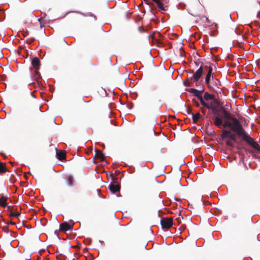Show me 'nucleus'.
<instances>
[{"label":"nucleus","mask_w":260,"mask_h":260,"mask_svg":"<svg viewBox=\"0 0 260 260\" xmlns=\"http://www.w3.org/2000/svg\"><path fill=\"white\" fill-rule=\"evenodd\" d=\"M153 2H155L157 7L162 11H166L167 9L166 7L164 6V3L160 0H152Z\"/></svg>","instance_id":"15"},{"label":"nucleus","mask_w":260,"mask_h":260,"mask_svg":"<svg viewBox=\"0 0 260 260\" xmlns=\"http://www.w3.org/2000/svg\"><path fill=\"white\" fill-rule=\"evenodd\" d=\"M10 208H11V206H8V209H10Z\"/></svg>","instance_id":"43"},{"label":"nucleus","mask_w":260,"mask_h":260,"mask_svg":"<svg viewBox=\"0 0 260 260\" xmlns=\"http://www.w3.org/2000/svg\"><path fill=\"white\" fill-rule=\"evenodd\" d=\"M226 145H228V146L229 147H234V143H233V141L228 139H226Z\"/></svg>","instance_id":"26"},{"label":"nucleus","mask_w":260,"mask_h":260,"mask_svg":"<svg viewBox=\"0 0 260 260\" xmlns=\"http://www.w3.org/2000/svg\"><path fill=\"white\" fill-rule=\"evenodd\" d=\"M183 84L185 86L190 87L192 86V82H190L189 78H187L185 81H184Z\"/></svg>","instance_id":"25"},{"label":"nucleus","mask_w":260,"mask_h":260,"mask_svg":"<svg viewBox=\"0 0 260 260\" xmlns=\"http://www.w3.org/2000/svg\"><path fill=\"white\" fill-rule=\"evenodd\" d=\"M25 35H26V34H23V36H24V37L25 36Z\"/></svg>","instance_id":"44"},{"label":"nucleus","mask_w":260,"mask_h":260,"mask_svg":"<svg viewBox=\"0 0 260 260\" xmlns=\"http://www.w3.org/2000/svg\"><path fill=\"white\" fill-rule=\"evenodd\" d=\"M31 63L35 70H38L40 69L41 63L38 57H34L31 60Z\"/></svg>","instance_id":"9"},{"label":"nucleus","mask_w":260,"mask_h":260,"mask_svg":"<svg viewBox=\"0 0 260 260\" xmlns=\"http://www.w3.org/2000/svg\"><path fill=\"white\" fill-rule=\"evenodd\" d=\"M111 177L113 181V184H120L119 183V178L117 176H115L113 174H111Z\"/></svg>","instance_id":"23"},{"label":"nucleus","mask_w":260,"mask_h":260,"mask_svg":"<svg viewBox=\"0 0 260 260\" xmlns=\"http://www.w3.org/2000/svg\"><path fill=\"white\" fill-rule=\"evenodd\" d=\"M214 84L218 88L221 86V82L219 79H215L214 81Z\"/></svg>","instance_id":"28"},{"label":"nucleus","mask_w":260,"mask_h":260,"mask_svg":"<svg viewBox=\"0 0 260 260\" xmlns=\"http://www.w3.org/2000/svg\"><path fill=\"white\" fill-rule=\"evenodd\" d=\"M74 222L72 220H70L69 222H64L59 224V230L62 232H66L71 230L73 228Z\"/></svg>","instance_id":"6"},{"label":"nucleus","mask_w":260,"mask_h":260,"mask_svg":"<svg viewBox=\"0 0 260 260\" xmlns=\"http://www.w3.org/2000/svg\"><path fill=\"white\" fill-rule=\"evenodd\" d=\"M205 69H208V73L205 78V83L207 84L209 87H210L209 84L211 78H213V77L211 76L212 73V68L211 66L208 67L207 66H205Z\"/></svg>","instance_id":"8"},{"label":"nucleus","mask_w":260,"mask_h":260,"mask_svg":"<svg viewBox=\"0 0 260 260\" xmlns=\"http://www.w3.org/2000/svg\"><path fill=\"white\" fill-rule=\"evenodd\" d=\"M9 223L10 224H15L14 222H13L12 221H11L9 223H8V224H9Z\"/></svg>","instance_id":"39"},{"label":"nucleus","mask_w":260,"mask_h":260,"mask_svg":"<svg viewBox=\"0 0 260 260\" xmlns=\"http://www.w3.org/2000/svg\"><path fill=\"white\" fill-rule=\"evenodd\" d=\"M94 158H98L101 160H104L105 159V156L101 150L95 149V154Z\"/></svg>","instance_id":"13"},{"label":"nucleus","mask_w":260,"mask_h":260,"mask_svg":"<svg viewBox=\"0 0 260 260\" xmlns=\"http://www.w3.org/2000/svg\"><path fill=\"white\" fill-rule=\"evenodd\" d=\"M35 40V38H33V39H31V40H30V41H29V42H28V41L27 40V43H29V44H30V43H31L33 41H34Z\"/></svg>","instance_id":"33"},{"label":"nucleus","mask_w":260,"mask_h":260,"mask_svg":"<svg viewBox=\"0 0 260 260\" xmlns=\"http://www.w3.org/2000/svg\"><path fill=\"white\" fill-rule=\"evenodd\" d=\"M219 103L217 101V99H214V100L210 103L209 104V108H208L209 109H211L212 113L215 115H219Z\"/></svg>","instance_id":"3"},{"label":"nucleus","mask_w":260,"mask_h":260,"mask_svg":"<svg viewBox=\"0 0 260 260\" xmlns=\"http://www.w3.org/2000/svg\"><path fill=\"white\" fill-rule=\"evenodd\" d=\"M203 63H202V64L199 69L196 71L195 73H194L192 77L190 79L191 80H193L194 82L199 81L203 73L204 69H205V67L203 66Z\"/></svg>","instance_id":"7"},{"label":"nucleus","mask_w":260,"mask_h":260,"mask_svg":"<svg viewBox=\"0 0 260 260\" xmlns=\"http://www.w3.org/2000/svg\"><path fill=\"white\" fill-rule=\"evenodd\" d=\"M214 120V124L218 127V128H221L223 124V121L221 118L219 116V115H217V116L214 117L213 118Z\"/></svg>","instance_id":"12"},{"label":"nucleus","mask_w":260,"mask_h":260,"mask_svg":"<svg viewBox=\"0 0 260 260\" xmlns=\"http://www.w3.org/2000/svg\"><path fill=\"white\" fill-rule=\"evenodd\" d=\"M16 178L15 177V176L13 174H11L10 175V177H9V180L10 181L11 183H13L15 182V181H16Z\"/></svg>","instance_id":"27"},{"label":"nucleus","mask_w":260,"mask_h":260,"mask_svg":"<svg viewBox=\"0 0 260 260\" xmlns=\"http://www.w3.org/2000/svg\"><path fill=\"white\" fill-rule=\"evenodd\" d=\"M204 99L206 101H209V100H213L214 101V99H216L214 95L210 94L207 92L205 93L204 95Z\"/></svg>","instance_id":"18"},{"label":"nucleus","mask_w":260,"mask_h":260,"mask_svg":"<svg viewBox=\"0 0 260 260\" xmlns=\"http://www.w3.org/2000/svg\"><path fill=\"white\" fill-rule=\"evenodd\" d=\"M220 112H221L223 114V117L224 118L227 120H231L233 121V126L232 127V131L235 132L237 131L240 127L242 126L240 121L237 119L236 118L233 117L231 114L227 111V110L223 107H221L219 108Z\"/></svg>","instance_id":"2"},{"label":"nucleus","mask_w":260,"mask_h":260,"mask_svg":"<svg viewBox=\"0 0 260 260\" xmlns=\"http://www.w3.org/2000/svg\"><path fill=\"white\" fill-rule=\"evenodd\" d=\"M42 18H40L39 19V21L40 22V25H41V26L42 27L43 25H42V23H41V20H42Z\"/></svg>","instance_id":"37"},{"label":"nucleus","mask_w":260,"mask_h":260,"mask_svg":"<svg viewBox=\"0 0 260 260\" xmlns=\"http://www.w3.org/2000/svg\"><path fill=\"white\" fill-rule=\"evenodd\" d=\"M66 152L64 151H60L56 153V157L60 160L66 159Z\"/></svg>","instance_id":"14"},{"label":"nucleus","mask_w":260,"mask_h":260,"mask_svg":"<svg viewBox=\"0 0 260 260\" xmlns=\"http://www.w3.org/2000/svg\"><path fill=\"white\" fill-rule=\"evenodd\" d=\"M32 78L34 80L37 81L38 82H39L41 78V76L40 73L38 71V70H35V71H34L33 75L32 76Z\"/></svg>","instance_id":"16"},{"label":"nucleus","mask_w":260,"mask_h":260,"mask_svg":"<svg viewBox=\"0 0 260 260\" xmlns=\"http://www.w3.org/2000/svg\"><path fill=\"white\" fill-rule=\"evenodd\" d=\"M201 110H202V113L205 114V113L206 112L205 109H204V108H201Z\"/></svg>","instance_id":"35"},{"label":"nucleus","mask_w":260,"mask_h":260,"mask_svg":"<svg viewBox=\"0 0 260 260\" xmlns=\"http://www.w3.org/2000/svg\"><path fill=\"white\" fill-rule=\"evenodd\" d=\"M152 132L154 134V135H156V132L153 129H152Z\"/></svg>","instance_id":"41"},{"label":"nucleus","mask_w":260,"mask_h":260,"mask_svg":"<svg viewBox=\"0 0 260 260\" xmlns=\"http://www.w3.org/2000/svg\"><path fill=\"white\" fill-rule=\"evenodd\" d=\"M186 111H187V114H192V111H191V108L190 107H188L186 109Z\"/></svg>","instance_id":"31"},{"label":"nucleus","mask_w":260,"mask_h":260,"mask_svg":"<svg viewBox=\"0 0 260 260\" xmlns=\"http://www.w3.org/2000/svg\"><path fill=\"white\" fill-rule=\"evenodd\" d=\"M25 35H26V34H23V36H24V37L25 36Z\"/></svg>","instance_id":"45"},{"label":"nucleus","mask_w":260,"mask_h":260,"mask_svg":"<svg viewBox=\"0 0 260 260\" xmlns=\"http://www.w3.org/2000/svg\"><path fill=\"white\" fill-rule=\"evenodd\" d=\"M7 199H8L7 197H6L4 196H2V197H0V205L2 207H5L7 206Z\"/></svg>","instance_id":"17"},{"label":"nucleus","mask_w":260,"mask_h":260,"mask_svg":"<svg viewBox=\"0 0 260 260\" xmlns=\"http://www.w3.org/2000/svg\"><path fill=\"white\" fill-rule=\"evenodd\" d=\"M200 83L198 81V82H196V86H198L200 85Z\"/></svg>","instance_id":"40"},{"label":"nucleus","mask_w":260,"mask_h":260,"mask_svg":"<svg viewBox=\"0 0 260 260\" xmlns=\"http://www.w3.org/2000/svg\"><path fill=\"white\" fill-rule=\"evenodd\" d=\"M235 133H236L238 136L242 137V140L246 142L247 144L250 145L254 149L257 151L259 150L260 145H259L256 142L254 141V140L246 133L242 126L236 131Z\"/></svg>","instance_id":"1"},{"label":"nucleus","mask_w":260,"mask_h":260,"mask_svg":"<svg viewBox=\"0 0 260 260\" xmlns=\"http://www.w3.org/2000/svg\"><path fill=\"white\" fill-rule=\"evenodd\" d=\"M20 214L19 212L17 213H14L12 211H11L9 214L10 216L11 217H17L19 216H20Z\"/></svg>","instance_id":"29"},{"label":"nucleus","mask_w":260,"mask_h":260,"mask_svg":"<svg viewBox=\"0 0 260 260\" xmlns=\"http://www.w3.org/2000/svg\"><path fill=\"white\" fill-rule=\"evenodd\" d=\"M196 105L197 107L200 106V104L198 102H196Z\"/></svg>","instance_id":"38"},{"label":"nucleus","mask_w":260,"mask_h":260,"mask_svg":"<svg viewBox=\"0 0 260 260\" xmlns=\"http://www.w3.org/2000/svg\"><path fill=\"white\" fill-rule=\"evenodd\" d=\"M147 5H153V3L151 2L149 0H143Z\"/></svg>","instance_id":"32"},{"label":"nucleus","mask_w":260,"mask_h":260,"mask_svg":"<svg viewBox=\"0 0 260 260\" xmlns=\"http://www.w3.org/2000/svg\"><path fill=\"white\" fill-rule=\"evenodd\" d=\"M68 185L69 186H74V178L72 175H69L67 176Z\"/></svg>","instance_id":"21"},{"label":"nucleus","mask_w":260,"mask_h":260,"mask_svg":"<svg viewBox=\"0 0 260 260\" xmlns=\"http://www.w3.org/2000/svg\"><path fill=\"white\" fill-rule=\"evenodd\" d=\"M2 230L3 231H4V232L6 233H8L9 232V228H8V226H4L2 228Z\"/></svg>","instance_id":"30"},{"label":"nucleus","mask_w":260,"mask_h":260,"mask_svg":"<svg viewBox=\"0 0 260 260\" xmlns=\"http://www.w3.org/2000/svg\"><path fill=\"white\" fill-rule=\"evenodd\" d=\"M190 73H193V71L192 70L191 72Z\"/></svg>","instance_id":"46"},{"label":"nucleus","mask_w":260,"mask_h":260,"mask_svg":"<svg viewBox=\"0 0 260 260\" xmlns=\"http://www.w3.org/2000/svg\"><path fill=\"white\" fill-rule=\"evenodd\" d=\"M204 88L203 85H202V89L200 90H197L195 88L190 89V92L193 93L199 99V97L202 96V93L204 92Z\"/></svg>","instance_id":"11"},{"label":"nucleus","mask_w":260,"mask_h":260,"mask_svg":"<svg viewBox=\"0 0 260 260\" xmlns=\"http://www.w3.org/2000/svg\"><path fill=\"white\" fill-rule=\"evenodd\" d=\"M109 188L112 192L115 193L117 192H119L120 189V184L111 183L109 185Z\"/></svg>","instance_id":"10"},{"label":"nucleus","mask_w":260,"mask_h":260,"mask_svg":"<svg viewBox=\"0 0 260 260\" xmlns=\"http://www.w3.org/2000/svg\"><path fill=\"white\" fill-rule=\"evenodd\" d=\"M139 29L140 31H141V32L144 31V29L143 28H141V27H139Z\"/></svg>","instance_id":"34"},{"label":"nucleus","mask_w":260,"mask_h":260,"mask_svg":"<svg viewBox=\"0 0 260 260\" xmlns=\"http://www.w3.org/2000/svg\"><path fill=\"white\" fill-rule=\"evenodd\" d=\"M120 173V171H115V174H116V176L118 175H119V174Z\"/></svg>","instance_id":"36"},{"label":"nucleus","mask_w":260,"mask_h":260,"mask_svg":"<svg viewBox=\"0 0 260 260\" xmlns=\"http://www.w3.org/2000/svg\"><path fill=\"white\" fill-rule=\"evenodd\" d=\"M201 103V104L204 107L207 108H209V104L204 101V99L202 96L199 97V99Z\"/></svg>","instance_id":"22"},{"label":"nucleus","mask_w":260,"mask_h":260,"mask_svg":"<svg viewBox=\"0 0 260 260\" xmlns=\"http://www.w3.org/2000/svg\"><path fill=\"white\" fill-rule=\"evenodd\" d=\"M195 63H196V65H197V66L199 65V64H198V63L197 62H196Z\"/></svg>","instance_id":"42"},{"label":"nucleus","mask_w":260,"mask_h":260,"mask_svg":"<svg viewBox=\"0 0 260 260\" xmlns=\"http://www.w3.org/2000/svg\"><path fill=\"white\" fill-rule=\"evenodd\" d=\"M221 137L223 140L228 139L233 142H235L236 140L235 135L232 134L230 130L223 129L222 131V135Z\"/></svg>","instance_id":"4"},{"label":"nucleus","mask_w":260,"mask_h":260,"mask_svg":"<svg viewBox=\"0 0 260 260\" xmlns=\"http://www.w3.org/2000/svg\"><path fill=\"white\" fill-rule=\"evenodd\" d=\"M233 126V122L232 123L231 122L226 120L225 121L224 123H223L222 126L224 127H226L227 126L230 127L232 128V127Z\"/></svg>","instance_id":"24"},{"label":"nucleus","mask_w":260,"mask_h":260,"mask_svg":"<svg viewBox=\"0 0 260 260\" xmlns=\"http://www.w3.org/2000/svg\"><path fill=\"white\" fill-rule=\"evenodd\" d=\"M160 224L163 229H169L173 225V219L172 218L162 217L160 220Z\"/></svg>","instance_id":"5"},{"label":"nucleus","mask_w":260,"mask_h":260,"mask_svg":"<svg viewBox=\"0 0 260 260\" xmlns=\"http://www.w3.org/2000/svg\"><path fill=\"white\" fill-rule=\"evenodd\" d=\"M192 121L193 123H197L199 119L201 118L202 116L199 113H197L194 114L192 113Z\"/></svg>","instance_id":"19"},{"label":"nucleus","mask_w":260,"mask_h":260,"mask_svg":"<svg viewBox=\"0 0 260 260\" xmlns=\"http://www.w3.org/2000/svg\"><path fill=\"white\" fill-rule=\"evenodd\" d=\"M9 172V170L6 167L5 164L2 162H0V174Z\"/></svg>","instance_id":"20"}]
</instances>
